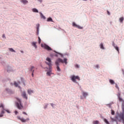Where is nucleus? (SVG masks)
Instances as JSON below:
<instances>
[{
    "label": "nucleus",
    "instance_id": "f257e3e1",
    "mask_svg": "<svg viewBox=\"0 0 124 124\" xmlns=\"http://www.w3.org/2000/svg\"><path fill=\"white\" fill-rule=\"evenodd\" d=\"M67 58H64V60H62V58H58L57 60L55 62V64L56 65V69L58 71H61V68L60 67V62L62 63H65V64H67Z\"/></svg>",
    "mask_w": 124,
    "mask_h": 124
},
{
    "label": "nucleus",
    "instance_id": "f03ea898",
    "mask_svg": "<svg viewBox=\"0 0 124 124\" xmlns=\"http://www.w3.org/2000/svg\"><path fill=\"white\" fill-rule=\"evenodd\" d=\"M115 118L118 120V122H122L123 124H124V104L122 107V112L117 114Z\"/></svg>",
    "mask_w": 124,
    "mask_h": 124
},
{
    "label": "nucleus",
    "instance_id": "7ed1b4c3",
    "mask_svg": "<svg viewBox=\"0 0 124 124\" xmlns=\"http://www.w3.org/2000/svg\"><path fill=\"white\" fill-rule=\"evenodd\" d=\"M46 60L48 62H46L47 64H48L49 67V70L48 71H47L46 72V75L48 76H50L51 75H53V73L52 72V70L51 69V66H52V62L50 58H46Z\"/></svg>",
    "mask_w": 124,
    "mask_h": 124
},
{
    "label": "nucleus",
    "instance_id": "20e7f679",
    "mask_svg": "<svg viewBox=\"0 0 124 124\" xmlns=\"http://www.w3.org/2000/svg\"><path fill=\"white\" fill-rule=\"evenodd\" d=\"M16 100H17V102L16 103V107H17L18 109H23V105H22L21 100L18 98H16Z\"/></svg>",
    "mask_w": 124,
    "mask_h": 124
},
{
    "label": "nucleus",
    "instance_id": "39448f33",
    "mask_svg": "<svg viewBox=\"0 0 124 124\" xmlns=\"http://www.w3.org/2000/svg\"><path fill=\"white\" fill-rule=\"evenodd\" d=\"M71 79L75 83H77L76 79L80 80V78L78 76H75V75H72L71 77Z\"/></svg>",
    "mask_w": 124,
    "mask_h": 124
},
{
    "label": "nucleus",
    "instance_id": "423d86ee",
    "mask_svg": "<svg viewBox=\"0 0 124 124\" xmlns=\"http://www.w3.org/2000/svg\"><path fill=\"white\" fill-rule=\"evenodd\" d=\"M41 47L48 50V51H51L52 50L51 47H50V46H47L46 44H41Z\"/></svg>",
    "mask_w": 124,
    "mask_h": 124
},
{
    "label": "nucleus",
    "instance_id": "0eeeda50",
    "mask_svg": "<svg viewBox=\"0 0 124 124\" xmlns=\"http://www.w3.org/2000/svg\"><path fill=\"white\" fill-rule=\"evenodd\" d=\"M0 107H1L3 109L2 110H1V114H0V117H2L3 116V114H4V110H6V109H5L4 107L2 104H1L0 105Z\"/></svg>",
    "mask_w": 124,
    "mask_h": 124
},
{
    "label": "nucleus",
    "instance_id": "6e6552de",
    "mask_svg": "<svg viewBox=\"0 0 124 124\" xmlns=\"http://www.w3.org/2000/svg\"><path fill=\"white\" fill-rule=\"evenodd\" d=\"M17 118L18 120H20L21 122H23V123H25L27 120H30L29 118H27V119H23V118H21L20 116H17Z\"/></svg>",
    "mask_w": 124,
    "mask_h": 124
},
{
    "label": "nucleus",
    "instance_id": "1a4fd4ad",
    "mask_svg": "<svg viewBox=\"0 0 124 124\" xmlns=\"http://www.w3.org/2000/svg\"><path fill=\"white\" fill-rule=\"evenodd\" d=\"M73 26L76 27L77 28L79 29H83V27L81 26H79L78 25L76 24L75 22H73Z\"/></svg>",
    "mask_w": 124,
    "mask_h": 124
},
{
    "label": "nucleus",
    "instance_id": "9d476101",
    "mask_svg": "<svg viewBox=\"0 0 124 124\" xmlns=\"http://www.w3.org/2000/svg\"><path fill=\"white\" fill-rule=\"evenodd\" d=\"M116 116H115V119H114V118H112V117H110V120H111V122H112V123H113L114 122H116V123H118V121H119V120L116 119Z\"/></svg>",
    "mask_w": 124,
    "mask_h": 124
},
{
    "label": "nucleus",
    "instance_id": "9b49d317",
    "mask_svg": "<svg viewBox=\"0 0 124 124\" xmlns=\"http://www.w3.org/2000/svg\"><path fill=\"white\" fill-rule=\"evenodd\" d=\"M22 96L24 98H25L26 99H28V97L27 96L26 93L24 91L22 93Z\"/></svg>",
    "mask_w": 124,
    "mask_h": 124
},
{
    "label": "nucleus",
    "instance_id": "f8f14e48",
    "mask_svg": "<svg viewBox=\"0 0 124 124\" xmlns=\"http://www.w3.org/2000/svg\"><path fill=\"white\" fill-rule=\"evenodd\" d=\"M118 99H119V101H120V102H123V101H124V100H123V99H122V98L121 97V95H120V94H119V95H118Z\"/></svg>",
    "mask_w": 124,
    "mask_h": 124
},
{
    "label": "nucleus",
    "instance_id": "ddd939ff",
    "mask_svg": "<svg viewBox=\"0 0 124 124\" xmlns=\"http://www.w3.org/2000/svg\"><path fill=\"white\" fill-rule=\"evenodd\" d=\"M88 95V93L84 92V91L82 92V95L84 96V97H86Z\"/></svg>",
    "mask_w": 124,
    "mask_h": 124
},
{
    "label": "nucleus",
    "instance_id": "4468645a",
    "mask_svg": "<svg viewBox=\"0 0 124 124\" xmlns=\"http://www.w3.org/2000/svg\"><path fill=\"white\" fill-rule=\"evenodd\" d=\"M32 45L34 46L35 48H37V46L36 45V42H32Z\"/></svg>",
    "mask_w": 124,
    "mask_h": 124
},
{
    "label": "nucleus",
    "instance_id": "2eb2a0df",
    "mask_svg": "<svg viewBox=\"0 0 124 124\" xmlns=\"http://www.w3.org/2000/svg\"><path fill=\"white\" fill-rule=\"evenodd\" d=\"M21 2H22L24 4H26L28 3V1L26 0H21Z\"/></svg>",
    "mask_w": 124,
    "mask_h": 124
},
{
    "label": "nucleus",
    "instance_id": "dca6fc26",
    "mask_svg": "<svg viewBox=\"0 0 124 124\" xmlns=\"http://www.w3.org/2000/svg\"><path fill=\"white\" fill-rule=\"evenodd\" d=\"M28 93L29 94H31V93H33V91L32 90H28Z\"/></svg>",
    "mask_w": 124,
    "mask_h": 124
},
{
    "label": "nucleus",
    "instance_id": "f3484780",
    "mask_svg": "<svg viewBox=\"0 0 124 124\" xmlns=\"http://www.w3.org/2000/svg\"><path fill=\"white\" fill-rule=\"evenodd\" d=\"M34 68H35L34 66H31L30 70L31 71H32L33 72V70H34Z\"/></svg>",
    "mask_w": 124,
    "mask_h": 124
},
{
    "label": "nucleus",
    "instance_id": "a211bd4d",
    "mask_svg": "<svg viewBox=\"0 0 124 124\" xmlns=\"http://www.w3.org/2000/svg\"><path fill=\"white\" fill-rule=\"evenodd\" d=\"M104 121L105 122V124H110L108 120L107 119H104Z\"/></svg>",
    "mask_w": 124,
    "mask_h": 124
},
{
    "label": "nucleus",
    "instance_id": "6ab92c4d",
    "mask_svg": "<svg viewBox=\"0 0 124 124\" xmlns=\"http://www.w3.org/2000/svg\"><path fill=\"white\" fill-rule=\"evenodd\" d=\"M93 124H99V121H98V120H96L95 121H93Z\"/></svg>",
    "mask_w": 124,
    "mask_h": 124
},
{
    "label": "nucleus",
    "instance_id": "aec40b11",
    "mask_svg": "<svg viewBox=\"0 0 124 124\" xmlns=\"http://www.w3.org/2000/svg\"><path fill=\"white\" fill-rule=\"evenodd\" d=\"M32 10L33 12H35V13H38L39 12L38 10H37V9H36V8H33V9H32Z\"/></svg>",
    "mask_w": 124,
    "mask_h": 124
},
{
    "label": "nucleus",
    "instance_id": "412c9836",
    "mask_svg": "<svg viewBox=\"0 0 124 124\" xmlns=\"http://www.w3.org/2000/svg\"><path fill=\"white\" fill-rule=\"evenodd\" d=\"M40 14L41 17V18H43V19H46V17H45V16H44L43 14H42V13H40Z\"/></svg>",
    "mask_w": 124,
    "mask_h": 124
},
{
    "label": "nucleus",
    "instance_id": "4be33fe9",
    "mask_svg": "<svg viewBox=\"0 0 124 124\" xmlns=\"http://www.w3.org/2000/svg\"><path fill=\"white\" fill-rule=\"evenodd\" d=\"M109 82H110V84H115V81H114L113 80H111V79H110L109 80Z\"/></svg>",
    "mask_w": 124,
    "mask_h": 124
},
{
    "label": "nucleus",
    "instance_id": "5701e85b",
    "mask_svg": "<svg viewBox=\"0 0 124 124\" xmlns=\"http://www.w3.org/2000/svg\"><path fill=\"white\" fill-rule=\"evenodd\" d=\"M47 21L48 22H53V19H52L51 17H49L47 18Z\"/></svg>",
    "mask_w": 124,
    "mask_h": 124
},
{
    "label": "nucleus",
    "instance_id": "b1692460",
    "mask_svg": "<svg viewBox=\"0 0 124 124\" xmlns=\"http://www.w3.org/2000/svg\"><path fill=\"white\" fill-rule=\"evenodd\" d=\"M114 48L116 50H117V52H118V53H119L120 51L119 47H118L117 46H114Z\"/></svg>",
    "mask_w": 124,
    "mask_h": 124
},
{
    "label": "nucleus",
    "instance_id": "393cba45",
    "mask_svg": "<svg viewBox=\"0 0 124 124\" xmlns=\"http://www.w3.org/2000/svg\"><path fill=\"white\" fill-rule=\"evenodd\" d=\"M100 48H102V49H104L105 47H104V45H103V43H101Z\"/></svg>",
    "mask_w": 124,
    "mask_h": 124
},
{
    "label": "nucleus",
    "instance_id": "a878e982",
    "mask_svg": "<svg viewBox=\"0 0 124 124\" xmlns=\"http://www.w3.org/2000/svg\"><path fill=\"white\" fill-rule=\"evenodd\" d=\"M9 50L12 52H16V51L14 49H13V48H9Z\"/></svg>",
    "mask_w": 124,
    "mask_h": 124
},
{
    "label": "nucleus",
    "instance_id": "bb28decb",
    "mask_svg": "<svg viewBox=\"0 0 124 124\" xmlns=\"http://www.w3.org/2000/svg\"><path fill=\"white\" fill-rule=\"evenodd\" d=\"M124 18L123 17H121V18H120V22H121V23H122L123 22V21H124Z\"/></svg>",
    "mask_w": 124,
    "mask_h": 124
},
{
    "label": "nucleus",
    "instance_id": "cd10ccee",
    "mask_svg": "<svg viewBox=\"0 0 124 124\" xmlns=\"http://www.w3.org/2000/svg\"><path fill=\"white\" fill-rule=\"evenodd\" d=\"M38 43L39 44H40V43H41V39H40V37H38Z\"/></svg>",
    "mask_w": 124,
    "mask_h": 124
},
{
    "label": "nucleus",
    "instance_id": "c85d7f7f",
    "mask_svg": "<svg viewBox=\"0 0 124 124\" xmlns=\"http://www.w3.org/2000/svg\"><path fill=\"white\" fill-rule=\"evenodd\" d=\"M39 26L37 27V34L38 35L39 34Z\"/></svg>",
    "mask_w": 124,
    "mask_h": 124
},
{
    "label": "nucleus",
    "instance_id": "c756f323",
    "mask_svg": "<svg viewBox=\"0 0 124 124\" xmlns=\"http://www.w3.org/2000/svg\"><path fill=\"white\" fill-rule=\"evenodd\" d=\"M111 115H115V111L111 109Z\"/></svg>",
    "mask_w": 124,
    "mask_h": 124
},
{
    "label": "nucleus",
    "instance_id": "7c9ffc66",
    "mask_svg": "<svg viewBox=\"0 0 124 124\" xmlns=\"http://www.w3.org/2000/svg\"><path fill=\"white\" fill-rule=\"evenodd\" d=\"M14 85H15L16 87H18V83H17L16 82H15V83H14Z\"/></svg>",
    "mask_w": 124,
    "mask_h": 124
},
{
    "label": "nucleus",
    "instance_id": "2f4dec72",
    "mask_svg": "<svg viewBox=\"0 0 124 124\" xmlns=\"http://www.w3.org/2000/svg\"><path fill=\"white\" fill-rule=\"evenodd\" d=\"M5 111L8 113H10V111L8 110V109H5Z\"/></svg>",
    "mask_w": 124,
    "mask_h": 124
},
{
    "label": "nucleus",
    "instance_id": "473e14b6",
    "mask_svg": "<svg viewBox=\"0 0 124 124\" xmlns=\"http://www.w3.org/2000/svg\"><path fill=\"white\" fill-rule=\"evenodd\" d=\"M34 70H32V74H31V75H32V77H33V76H34V75H33V72H34Z\"/></svg>",
    "mask_w": 124,
    "mask_h": 124
},
{
    "label": "nucleus",
    "instance_id": "72a5a7b5",
    "mask_svg": "<svg viewBox=\"0 0 124 124\" xmlns=\"http://www.w3.org/2000/svg\"><path fill=\"white\" fill-rule=\"evenodd\" d=\"M124 104V101H123V102L122 103V109H123V105Z\"/></svg>",
    "mask_w": 124,
    "mask_h": 124
},
{
    "label": "nucleus",
    "instance_id": "f704fd0d",
    "mask_svg": "<svg viewBox=\"0 0 124 124\" xmlns=\"http://www.w3.org/2000/svg\"><path fill=\"white\" fill-rule=\"evenodd\" d=\"M107 14H108V15H110L109 12L108 11H107Z\"/></svg>",
    "mask_w": 124,
    "mask_h": 124
},
{
    "label": "nucleus",
    "instance_id": "c9c22d12",
    "mask_svg": "<svg viewBox=\"0 0 124 124\" xmlns=\"http://www.w3.org/2000/svg\"><path fill=\"white\" fill-rule=\"evenodd\" d=\"M76 68H79V66L78 65V64L76 65Z\"/></svg>",
    "mask_w": 124,
    "mask_h": 124
},
{
    "label": "nucleus",
    "instance_id": "e433bc0d",
    "mask_svg": "<svg viewBox=\"0 0 124 124\" xmlns=\"http://www.w3.org/2000/svg\"><path fill=\"white\" fill-rule=\"evenodd\" d=\"M15 114L16 115H17V113H18V112H17V111H15Z\"/></svg>",
    "mask_w": 124,
    "mask_h": 124
},
{
    "label": "nucleus",
    "instance_id": "4c0bfd02",
    "mask_svg": "<svg viewBox=\"0 0 124 124\" xmlns=\"http://www.w3.org/2000/svg\"><path fill=\"white\" fill-rule=\"evenodd\" d=\"M23 114H25V115H27V113H26V112H23Z\"/></svg>",
    "mask_w": 124,
    "mask_h": 124
},
{
    "label": "nucleus",
    "instance_id": "58836bf2",
    "mask_svg": "<svg viewBox=\"0 0 124 124\" xmlns=\"http://www.w3.org/2000/svg\"><path fill=\"white\" fill-rule=\"evenodd\" d=\"M2 37L3 38H5V35L4 34L2 35Z\"/></svg>",
    "mask_w": 124,
    "mask_h": 124
},
{
    "label": "nucleus",
    "instance_id": "ea45409f",
    "mask_svg": "<svg viewBox=\"0 0 124 124\" xmlns=\"http://www.w3.org/2000/svg\"><path fill=\"white\" fill-rule=\"evenodd\" d=\"M96 68H98L99 66L98 65L95 66Z\"/></svg>",
    "mask_w": 124,
    "mask_h": 124
},
{
    "label": "nucleus",
    "instance_id": "a19ab883",
    "mask_svg": "<svg viewBox=\"0 0 124 124\" xmlns=\"http://www.w3.org/2000/svg\"><path fill=\"white\" fill-rule=\"evenodd\" d=\"M39 1H40L41 3L42 2V0H38Z\"/></svg>",
    "mask_w": 124,
    "mask_h": 124
},
{
    "label": "nucleus",
    "instance_id": "79ce46f5",
    "mask_svg": "<svg viewBox=\"0 0 124 124\" xmlns=\"http://www.w3.org/2000/svg\"><path fill=\"white\" fill-rule=\"evenodd\" d=\"M115 87H116V88H118V85H117V84H116V86H115Z\"/></svg>",
    "mask_w": 124,
    "mask_h": 124
},
{
    "label": "nucleus",
    "instance_id": "37998d69",
    "mask_svg": "<svg viewBox=\"0 0 124 124\" xmlns=\"http://www.w3.org/2000/svg\"><path fill=\"white\" fill-rule=\"evenodd\" d=\"M21 52H22V53H23V52H24L23 51H21Z\"/></svg>",
    "mask_w": 124,
    "mask_h": 124
},
{
    "label": "nucleus",
    "instance_id": "c03bdc74",
    "mask_svg": "<svg viewBox=\"0 0 124 124\" xmlns=\"http://www.w3.org/2000/svg\"><path fill=\"white\" fill-rule=\"evenodd\" d=\"M51 106H53V105H52V104H51Z\"/></svg>",
    "mask_w": 124,
    "mask_h": 124
}]
</instances>
